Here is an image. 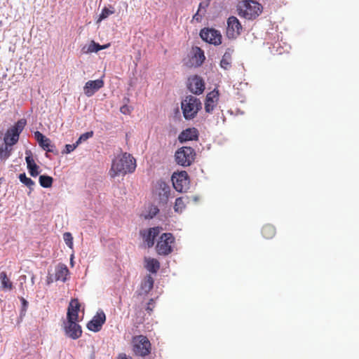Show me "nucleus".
<instances>
[{
    "instance_id": "a878e982",
    "label": "nucleus",
    "mask_w": 359,
    "mask_h": 359,
    "mask_svg": "<svg viewBox=\"0 0 359 359\" xmlns=\"http://www.w3.org/2000/svg\"><path fill=\"white\" fill-rule=\"evenodd\" d=\"M18 178L20 182L29 189V192L34 190V182L31 178L27 177L25 172L20 173Z\"/></svg>"
},
{
    "instance_id": "f704fd0d",
    "label": "nucleus",
    "mask_w": 359,
    "mask_h": 359,
    "mask_svg": "<svg viewBox=\"0 0 359 359\" xmlns=\"http://www.w3.org/2000/svg\"><path fill=\"white\" fill-rule=\"evenodd\" d=\"M63 239L66 243V245L70 248L73 246V237L72 234L69 232H66L63 235Z\"/></svg>"
},
{
    "instance_id": "20e7f679",
    "label": "nucleus",
    "mask_w": 359,
    "mask_h": 359,
    "mask_svg": "<svg viewBox=\"0 0 359 359\" xmlns=\"http://www.w3.org/2000/svg\"><path fill=\"white\" fill-rule=\"evenodd\" d=\"M26 123L25 119L22 118L18 121V122L5 133L4 137V143L11 147L15 144L18 142L20 134L23 130Z\"/></svg>"
},
{
    "instance_id": "1a4fd4ad",
    "label": "nucleus",
    "mask_w": 359,
    "mask_h": 359,
    "mask_svg": "<svg viewBox=\"0 0 359 359\" xmlns=\"http://www.w3.org/2000/svg\"><path fill=\"white\" fill-rule=\"evenodd\" d=\"M174 237L170 233H163L160 241L156 245L157 252L159 255H167L172 252V244L174 242Z\"/></svg>"
},
{
    "instance_id": "473e14b6",
    "label": "nucleus",
    "mask_w": 359,
    "mask_h": 359,
    "mask_svg": "<svg viewBox=\"0 0 359 359\" xmlns=\"http://www.w3.org/2000/svg\"><path fill=\"white\" fill-rule=\"evenodd\" d=\"M114 13V9L113 8H108L107 7H104L102 10L101 13L100 14L99 18L97 20V22H101L102 20L106 19L108 18L110 15L113 14Z\"/></svg>"
},
{
    "instance_id": "5701e85b",
    "label": "nucleus",
    "mask_w": 359,
    "mask_h": 359,
    "mask_svg": "<svg viewBox=\"0 0 359 359\" xmlns=\"http://www.w3.org/2000/svg\"><path fill=\"white\" fill-rule=\"evenodd\" d=\"M154 279L150 275H147L141 283L140 295L147 294L153 288Z\"/></svg>"
},
{
    "instance_id": "e433bc0d",
    "label": "nucleus",
    "mask_w": 359,
    "mask_h": 359,
    "mask_svg": "<svg viewBox=\"0 0 359 359\" xmlns=\"http://www.w3.org/2000/svg\"><path fill=\"white\" fill-rule=\"evenodd\" d=\"M93 132L90 131V132H87V133L82 134L79 137H80V140H82V142H84V141L87 140L88 139H89L90 137H93Z\"/></svg>"
},
{
    "instance_id": "a211bd4d",
    "label": "nucleus",
    "mask_w": 359,
    "mask_h": 359,
    "mask_svg": "<svg viewBox=\"0 0 359 359\" xmlns=\"http://www.w3.org/2000/svg\"><path fill=\"white\" fill-rule=\"evenodd\" d=\"M25 155V161L30 175L36 177L39 174V167L35 163L31 151L27 150Z\"/></svg>"
},
{
    "instance_id": "2f4dec72",
    "label": "nucleus",
    "mask_w": 359,
    "mask_h": 359,
    "mask_svg": "<svg viewBox=\"0 0 359 359\" xmlns=\"http://www.w3.org/2000/svg\"><path fill=\"white\" fill-rule=\"evenodd\" d=\"M101 45L95 43L94 41H92L88 46L86 50H85L86 47H83V51L86 53H97L99 50H101Z\"/></svg>"
},
{
    "instance_id": "9d476101",
    "label": "nucleus",
    "mask_w": 359,
    "mask_h": 359,
    "mask_svg": "<svg viewBox=\"0 0 359 359\" xmlns=\"http://www.w3.org/2000/svg\"><path fill=\"white\" fill-rule=\"evenodd\" d=\"M226 24L227 37L231 39H236L241 34L243 29L241 22L236 17L230 16L227 19Z\"/></svg>"
},
{
    "instance_id": "c756f323",
    "label": "nucleus",
    "mask_w": 359,
    "mask_h": 359,
    "mask_svg": "<svg viewBox=\"0 0 359 359\" xmlns=\"http://www.w3.org/2000/svg\"><path fill=\"white\" fill-rule=\"evenodd\" d=\"M39 184L43 188H49L52 186L53 179L52 177L48 175H40Z\"/></svg>"
},
{
    "instance_id": "39448f33",
    "label": "nucleus",
    "mask_w": 359,
    "mask_h": 359,
    "mask_svg": "<svg viewBox=\"0 0 359 359\" xmlns=\"http://www.w3.org/2000/svg\"><path fill=\"white\" fill-rule=\"evenodd\" d=\"M196 152L190 147H182L175 152L176 163L183 167L189 166L194 161Z\"/></svg>"
},
{
    "instance_id": "ddd939ff",
    "label": "nucleus",
    "mask_w": 359,
    "mask_h": 359,
    "mask_svg": "<svg viewBox=\"0 0 359 359\" xmlns=\"http://www.w3.org/2000/svg\"><path fill=\"white\" fill-rule=\"evenodd\" d=\"M65 334L72 339L79 338L82 334L81 326L74 320H67L65 325Z\"/></svg>"
},
{
    "instance_id": "bb28decb",
    "label": "nucleus",
    "mask_w": 359,
    "mask_h": 359,
    "mask_svg": "<svg viewBox=\"0 0 359 359\" xmlns=\"http://www.w3.org/2000/svg\"><path fill=\"white\" fill-rule=\"evenodd\" d=\"M194 59L196 60V65H197V66L201 65L205 59L203 50H202L201 48H200L198 47H196L194 49Z\"/></svg>"
},
{
    "instance_id": "423d86ee",
    "label": "nucleus",
    "mask_w": 359,
    "mask_h": 359,
    "mask_svg": "<svg viewBox=\"0 0 359 359\" xmlns=\"http://www.w3.org/2000/svg\"><path fill=\"white\" fill-rule=\"evenodd\" d=\"M174 189L178 192H185L189 188V179L186 171L174 172L172 175Z\"/></svg>"
},
{
    "instance_id": "79ce46f5",
    "label": "nucleus",
    "mask_w": 359,
    "mask_h": 359,
    "mask_svg": "<svg viewBox=\"0 0 359 359\" xmlns=\"http://www.w3.org/2000/svg\"><path fill=\"white\" fill-rule=\"evenodd\" d=\"M117 359H128L126 353H119Z\"/></svg>"
},
{
    "instance_id": "72a5a7b5",
    "label": "nucleus",
    "mask_w": 359,
    "mask_h": 359,
    "mask_svg": "<svg viewBox=\"0 0 359 359\" xmlns=\"http://www.w3.org/2000/svg\"><path fill=\"white\" fill-rule=\"evenodd\" d=\"M184 207H185V204L184 203L183 198H182V197L177 198L175 200V207H174L175 212H182V210L184 208Z\"/></svg>"
},
{
    "instance_id": "412c9836",
    "label": "nucleus",
    "mask_w": 359,
    "mask_h": 359,
    "mask_svg": "<svg viewBox=\"0 0 359 359\" xmlns=\"http://www.w3.org/2000/svg\"><path fill=\"white\" fill-rule=\"evenodd\" d=\"M198 138V131L196 128H187L184 130H183L179 135L178 139L179 141L182 143L190 141V140H194Z\"/></svg>"
},
{
    "instance_id": "aec40b11",
    "label": "nucleus",
    "mask_w": 359,
    "mask_h": 359,
    "mask_svg": "<svg viewBox=\"0 0 359 359\" xmlns=\"http://www.w3.org/2000/svg\"><path fill=\"white\" fill-rule=\"evenodd\" d=\"M80 309V304L79 301L76 299H72L70 302L67 313V320H77L78 319V312Z\"/></svg>"
},
{
    "instance_id": "4be33fe9",
    "label": "nucleus",
    "mask_w": 359,
    "mask_h": 359,
    "mask_svg": "<svg viewBox=\"0 0 359 359\" xmlns=\"http://www.w3.org/2000/svg\"><path fill=\"white\" fill-rule=\"evenodd\" d=\"M69 274V269L64 264H59L55 267V280H60L65 283L67 280V276Z\"/></svg>"
},
{
    "instance_id": "dca6fc26",
    "label": "nucleus",
    "mask_w": 359,
    "mask_h": 359,
    "mask_svg": "<svg viewBox=\"0 0 359 359\" xmlns=\"http://www.w3.org/2000/svg\"><path fill=\"white\" fill-rule=\"evenodd\" d=\"M161 229L159 227L150 228L147 231H141L144 243L149 248L154 244L155 238L160 233Z\"/></svg>"
},
{
    "instance_id": "37998d69",
    "label": "nucleus",
    "mask_w": 359,
    "mask_h": 359,
    "mask_svg": "<svg viewBox=\"0 0 359 359\" xmlns=\"http://www.w3.org/2000/svg\"><path fill=\"white\" fill-rule=\"evenodd\" d=\"M21 302H22L23 309H26V308L27 307V305H28V302L24 298L21 299Z\"/></svg>"
},
{
    "instance_id": "4468645a",
    "label": "nucleus",
    "mask_w": 359,
    "mask_h": 359,
    "mask_svg": "<svg viewBox=\"0 0 359 359\" xmlns=\"http://www.w3.org/2000/svg\"><path fill=\"white\" fill-rule=\"evenodd\" d=\"M188 88L194 94H201L205 88L204 82L199 76H194L189 79Z\"/></svg>"
},
{
    "instance_id": "f8f14e48",
    "label": "nucleus",
    "mask_w": 359,
    "mask_h": 359,
    "mask_svg": "<svg viewBox=\"0 0 359 359\" xmlns=\"http://www.w3.org/2000/svg\"><path fill=\"white\" fill-rule=\"evenodd\" d=\"M106 321V316L104 311L99 309L91 320L87 324V328L94 332H99Z\"/></svg>"
},
{
    "instance_id": "a19ab883",
    "label": "nucleus",
    "mask_w": 359,
    "mask_h": 359,
    "mask_svg": "<svg viewBox=\"0 0 359 359\" xmlns=\"http://www.w3.org/2000/svg\"><path fill=\"white\" fill-rule=\"evenodd\" d=\"M152 303H153V299H151L149 300V302H148V304H147V309H147V311H152V308L151 307V304Z\"/></svg>"
},
{
    "instance_id": "0eeeda50",
    "label": "nucleus",
    "mask_w": 359,
    "mask_h": 359,
    "mask_svg": "<svg viewBox=\"0 0 359 359\" xmlns=\"http://www.w3.org/2000/svg\"><path fill=\"white\" fill-rule=\"evenodd\" d=\"M154 194L157 196L159 203L163 205L166 204L172 197L169 184L163 180L156 182L154 186Z\"/></svg>"
},
{
    "instance_id": "7ed1b4c3",
    "label": "nucleus",
    "mask_w": 359,
    "mask_h": 359,
    "mask_svg": "<svg viewBox=\"0 0 359 359\" xmlns=\"http://www.w3.org/2000/svg\"><path fill=\"white\" fill-rule=\"evenodd\" d=\"M181 107L184 118L189 120L194 118L201 109V102L197 97L189 95L182 101Z\"/></svg>"
},
{
    "instance_id": "4c0bfd02",
    "label": "nucleus",
    "mask_w": 359,
    "mask_h": 359,
    "mask_svg": "<svg viewBox=\"0 0 359 359\" xmlns=\"http://www.w3.org/2000/svg\"><path fill=\"white\" fill-rule=\"evenodd\" d=\"M200 11H198L197 13L193 16L192 20L196 22H201L202 20L203 14H200Z\"/></svg>"
},
{
    "instance_id": "a18cd8bd",
    "label": "nucleus",
    "mask_w": 359,
    "mask_h": 359,
    "mask_svg": "<svg viewBox=\"0 0 359 359\" xmlns=\"http://www.w3.org/2000/svg\"><path fill=\"white\" fill-rule=\"evenodd\" d=\"M83 142L81 140H80V137L77 140V141L74 143L75 145H76V147Z\"/></svg>"
},
{
    "instance_id": "c9c22d12",
    "label": "nucleus",
    "mask_w": 359,
    "mask_h": 359,
    "mask_svg": "<svg viewBox=\"0 0 359 359\" xmlns=\"http://www.w3.org/2000/svg\"><path fill=\"white\" fill-rule=\"evenodd\" d=\"M76 148V145L74 144H66L65 145V149L62 151L63 154H69L72 151H73Z\"/></svg>"
},
{
    "instance_id": "ea45409f",
    "label": "nucleus",
    "mask_w": 359,
    "mask_h": 359,
    "mask_svg": "<svg viewBox=\"0 0 359 359\" xmlns=\"http://www.w3.org/2000/svg\"><path fill=\"white\" fill-rule=\"evenodd\" d=\"M208 3L201 2V3L199 4V6H198V11H201L202 10H203V13H204L205 12V9L208 7Z\"/></svg>"
},
{
    "instance_id": "c85d7f7f",
    "label": "nucleus",
    "mask_w": 359,
    "mask_h": 359,
    "mask_svg": "<svg viewBox=\"0 0 359 359\" xmlns=\"http://www.w3.org/2000/svg\"><path fill=\"white\" fill-rule=\"evenodd\" d=\"M12 148L11 145L4 144L0 147V159L6 160L11 154Z\"/></svg>"
},
{
    "instance_id": "9b49d317",
    "label": "nucleus",
    "mask_w": 359,
    "mask_h": 359,
    "mask_svg": "<svg viewBox=\"0 0 359 359\" xmlns=\"http://www.w3.org/2000/svg\"><path fill=\"white\" fill-rule=\"evenodd\" d=\"M201 38L211 44L215 46L222 43V35L220 32L212 28H204L200 32Z\"/></svg>"
},
{
    "instance_id": "f3484780",
    "label": "nucleus",
    "mask_w": 359,
    "mask_h": 359,
    "mask_svg": "<svg viewBox=\"0 0 359 359\" xmlns=\"http://www.w3.org/2000/svg\"><path fill=\"white\" fill-rule=\"evenodd\" d=\"M219 100V93L217 90H212L206 96L205 103V110L208 113H211L215 109Z\"/></svg>"
},
{
    "instance_id": "49530a36",
    "label": "nucleus",
    "mask_w": 359,
    "mask_h": 359,
    "mask_svg": "<svg viewBox=\"0 0 359 359\" xmlns=\"http://www.w3.org/2000/svg\"><path fill=\"white\" fill-rule=\"evenodd\" d=\"M109 46H110V44H109V43H107V44H105V45H102V46H101V48H101V50L106 49V48H107Z\"/></svg>"
},
{
    "instance_id": "f03ea898",
    "label": "nucleus",
    "mask_w": 359,
    "mask_h": 359,
    "mask_svg": "<svg viewBox=\"0 0 359 359\" xmlns=\"http://www.w3.org/2000/svg\"><path fill=\"white\" fill-rule=\"evenodd\" d=\"M262 6L254 0H243L237 5L238 15L247 20L256 18L262 13Z\"/></svg>"
},
{
    "instance_id": "de8ad7c7",
    "label": "nucleus",
    "mask_w": 359,
    "mask_h": 359,
    "mask_svg": "<svg viewBox=\"0 0 359 359\" xmlns=\"http://www.w3.org/2000/svg\"><path fill=\"white\" fill-rule=\"evenodd\" d=\"M198 200V197L197 196H195L194 197V201H196Z\"/></svg>"
},
{
    "instance_id": "2eb2a0df",
    "label": "nucleus",
    "mask_w": 359,
    "mask_h": 359,
    "mask_svg": "<svg viewBox=\"0 0 359 359\" xmlns=\"http://www.w3.org/2000/svg\"><path fill=\"white\" fill-rule=\"evenodd\" d=\"M104 82L102 79L88 81L86 83L83 91L87 97H91L95 92L102 88Z\"/></svg>"
},
{
    "instance_id": "58836bf2",
    "label": "nucleus",
    "mask_w": 359,
    "mask_h": 359,
    "mask_svg": "<svg viewBox=\"0 0 359 359\" xmlns=\"http://www.w3.org/2000/svg\"><path fill=\"white\" fill-rule=\"evenodd\" d=\"M120 111L123 114H128L130 112V107L125 104L121 107Z\"/></svg>"
},
{
    "instance_id": "6ab92c4d",
    "label": "nucleus",
    "mask_w": 359,
    "mask_h": 359,
    "mask_svg": "<svg viewBox=\"0 0 359 359\" xmlns=\"http://www.w3.org/2000/svg\"><path fill=\"white\" fill-rule=\"evenodd\" d=\"M34 137L39 142L40 147L45 151L48 152H53V145L51 144V141L49 138L44 136L39 131H36L34 133Z\"/></svg>"
},
{
    "instance_id": "7c9ffc66",
    "label": "nucleus",
    "mask_w": 359,
    "mask_h": 359,
    "mask_svg": "<svg viewBox=\"0 0 359 359\" xmlns=\"http://www.w3.org/2000/svg\"><path fill=\"white\" fill-rule=\"evenodd\" d=\"M275 228L272 225H265L262 229V234L266 238H271L275 235Z\"/></svg>"
},
{
    "instance_id": "c03bdc74",
    "label": "nucleus",
    "mask_w": 359,
    "mask_h": 359,
    "mask_svg": "<svg viewBox=\"0 0 359 359\" xmlns=\"http://www.w3.org/2000/svg\"><path fill=\"white\" fill-rule=\"evenodd\" d=\"M158 212V209L157 208H154V210H152V213L150 215V217H153L154 216H155Z\"/></svg>"
},
{
    "instance_id": "b1692460",
    "label": "nucleus",
    "mask_w": 359,
    "mask_h": 359,
    "mask_svg": "<svg viewBox=\"0 0 359 359\" xmlns=\"http://www.w3.org/2000/svg\"><path fill=\"white\" fill-rule=\"evenodd\" d=\"M145 268L151 273H156L160 268L159 262L154 258L145 257Z\"/></svg>"
},
{
    "instance_id": "6e6552de",
    "label": "nucleus",
    "mask_w": 359,
    "mask_h": 359,
    "mask_svg": "<svg viewBox=\"0 0 359 359\" xmlns=\"http://www.w3.org/2000/svg\"><path fill=\"white\" fill-rule=\"evenodd\" d=\"M151 344L148 339L142 335L133 339V351L137 355L145 356L150 353Z\"/></svg>"
},
{
    "instance_id": "393cba45",
    "label": "nucleus",
    "mask_w": 359,
    "mask_h": 359,
    "mask_svg": "<svg viewBox=\"0 0 359 359\" xmlns=\"http://www.w3.org/2000/svg\"><path fill=\"white\" fill-rule=\"evenodd\" d=\"M1 287L4 290H11L13 288V284L5 272L0 273Z\"/></svg>"
},
{
    "instance_id": "cd10ccee",
    "label": "nucleus",
    "mask_w": 359,
    "mask_h": 359,
    "mask_svg": "<svg viewBox=\"0 0 359 359\" xmlns=\"http://www.w3.org/2000/svg\"><path fill=\"white\" fill-rule=\"evenodd\" d=\"M231 63V53L230 49L229 51H226L220 62V66L222 68L224 69H227L230 67Z\"/></svg>"
},
{
    "instance_id": "f257e3e1",
    "label": "nucleus",
    "mask_w": 359,
    "mask_h": 359,
    "mask_svg": "<svg viewBox=\"0 0 359 359\" xmlns=\"http://www.w3.org/2000/svg\"><path fill=\"white\" fill-rule=\"evenodd\" d=\"M136 168L135 159L128 153L116 156L113 161L110 170V175L115 177L119 175L133 172Z\"/></svg>"
}]
</instances>
